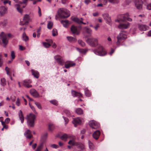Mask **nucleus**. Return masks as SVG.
I'll use <instances>...</instances> for the list:
<instances>
[{"label": "nucleus", "mask_w": 151, "mask_h": 151, "mask_svg": "<svg viewBox=\"0 0 151 151\" xmlns=\"http://www.w3.org/2000/svg\"><path fill=\"white\" fill-rule=\"evenodd\" d=\"M58 14L59 16L61 18H65L70 15L69 11L65 9L60 8L58 11Z\"/></svg>", "instance_id": "obj_1"}, {"label": "nucleus", "mask_w": 151, "mask_h": 151, "mask_svg": "<svg viewBox=\"0 0 151 151\" xmlns=\"http://www.w3.org/2000/svg\"><path fill=\"white\" fill-rule=\"evenodd\" d=\"M26 119H27V123L29 127H33L35 119V115L32 114H30L27 116Z\"/></svg>", "instance_id": "obj_2"}, {"label": "nucleus", "mask_w": 151, "mask_h": 151, "mask_svg": "<svg viewBox=\"0 0 151 151\" xmlns=\"http://www.w3.org/2000/svg\"><path fill=\"white\" fill-rule=\"evenodd\" d=\"M93 51L95 54L101 56H104L106 54L103 47L100 45L98 47L97 49L94 50Z\"/></svg>", "instance_id": "obj_3"}, {"label": "nucleus", "mask_w": 151, "mask_h": 151, "mask_svg": "<svg viewBox=\"0 0 151 151\" xmlns=\"http://www.w3.org/2000/svg\"><path fill=\"white\" fill-rule=\"evenodd\" d=\"M86 42L89 45L92 47H95L98 44V39L96 38H88L86 40Z\"/></svg>", "instance_id": "obj_4"}, {"label": "nucleus", "mask_w": 151, "mask_h": 151, "mask_svg": "<svg viewBox=\"0 0 151 151\" xmlns=\"http://www.w3.org/2000/svg\"><path fill=\"white\" fill-rule=\"evenodd\" d=\"M127 37V35L124 33L122 32L120 33L117 36V41L116 42V45L119 46L121 43V41L125 39Z\"/></svg>", "instance_id": "obj_5"}, {"label": "nucleus", "mask_w": 151, "mask_h": 151, "mask_svg": "<svg viewBox=\"0 0 151 151\" xmlns=\"http://www.w3.org/2000/svg\"><path fill=\"white\" fill-rule=\"evenodd\" d=\"M134 3V6L137 9L139 10L142 9L144 2L142 0H135Z\"/></svg>", "instance_id": "obj_6"}, {"label": "nucleus", "mask_w": 151, "mask_h": 151, "mask_svg": "<svg viewBox=\"0 0 151 151\" xmlns=\"http://www.w3.org/2000/svg\"><path fill=\"white\" fill-rule=\"evenodd\" d=\"M81 28L72 25L70 28V31L73 34L78 35L80 32Z\"/></svg>", "instance_id": "obj_7"}, {"label": "nucleus", "mask_w": 151, "mask_h": 151, "mask_svg": "<svg viewBox=\"0 0 151 151\" xmlns=\"http://www.w3.org/2000/svg\"><path fill=\"white\" fill-rule=\"evenodd\" d=\"M0 38L2 40L4 44L3 46L5 47L7 44L8 40L7 39V35L3 32H2L0 34Z\"/></svg>", "instance_id": "obj_8"}, {"label": "nucleus", "mask_w": 151, "mask_h": 151, "mask_svg": "<svg viewBox=\"0 0 151 151\" xmlns=\"http://www.w3.org/2000/svg\"><path fill=\"white\" fill-rule=\"evenodd\" d=\"M54 58L56 62L59 65H63L64 64L65 62L64 60L60 55H55L54 57Z\"/></svg>", "instance_id": "obj_9"}, {"label": "nucleus", "mask_w": 151, "mask_h": 151, "mask_svg": "<svg viewBox=\"0 0 151 151\" xmlns=\"http://www.w3.org/2000/svg\"><path fill=\"white\" fill-rule=\"evenodd\" d=\"M129 17L128 13H127L124 14H119L118 15V18L120 21L122 22H124L126 20L127 18Z\"/></svg>", "instance_id": "obj_10"}, {"label": "nucleus", "mask_w": 151, "mask_h": 151, "mask_svg": "<svg viewBox=\"0 0 151 151\" xmlns=\"http://www.w3.org/2000/svg\"><path fill=\"white\" fill-rule=\"evenodd\" d=\"M89 124L90 127L93 129H96L100 127V124L96 121L92 120L89 122Z\"/></svg>", "instance_id": "obj_11"}, {"label": "nucleus", "mask_w": 151, "mask_h": 151, "mask_svg": "<svg viewBox=\"0 0 151 151\" xmlns=\"http://www.w3.org/2000/svg\"><path fill=\"white\" fill-rule=\"evenodd\" d=\"M17 3H18V4H14V6L16 7L17 11L20 14H22L23 13V9L20 8V4H23V3H22V2L18 1V2H17Z\"/></svg>", "instance_id": "obj_12"}, {"label": "nucleus", "mask_w": 151, "mask_h": 151, "mask_svg": "<svg viewBox=\"0 0 151 151\" xmlns=\"http://www.w3.org/2000/svg\"><path fill=\"white\" fill-rule=\"evenodd\" d=\"M130 26V23L127 22L124 23H121L118 26V27L120 29H127Z\"/></svg>", "instance_id": "obj_13"}, {"label": "nucleus", "mask_w": 151, "mask_h": 151, "mask_svg": "<svg viewBox=\"0 0 151 151\" xmlns=\"http://www.w3.org/2000/svg\"><path fill=\"white\" fill-rule=\"evenodd\" d=\"M23 20L24 22V23L22 24H21L22 25L28 24L29 22L31 21V20L28 14H26L23 18Z\"/></svg>", "instance_id": "obj_14"}, {"label": "nucleus", "mask_w": 151, "mask_h": 151, "mask_svg": "<svg viewBox=\"0 0 151 151\" xmlns=\"http://www.w3.org/2000/svg\"><path fill=\"white\" fill-rule=\"evenodd\" d=\"M69 138L70 139L68 142V143L71 145L76 146L77 142H76L75 141V137L71 135V137Z\"/></svg>", "instance_id": "obj_15"}, {"label": "nucleus", "mask_w": 151, "mask_h": 151, "mask_svg": "<svg viewBox=\"0 0 151 151\" xmlns=\"http://www.w3.org/2000/svg\"><path fill=\"white\" fill-rule=\"evenodd\" d=\"M46 40L47 42H42V43L45 47L46 48H48L50 47L51 44L53 43V41L51 40Z\"/></svg>", "instance_id": "obj_16"}, {"label": "nucleus", "mask_w": 151, "mask_h": 151, "mask_svg": "<svg viewBox=\"0 0 151 151\" xmlns=\"http://www.w3.org/2000/svg\"><path fill=\"white\" fill-rule=\"evenodd\" d=\"M82 120L79 118L78 117L73 119L72 123L74 124V126L76 127L78 124H80Z\"/></svg>", "instance_id": "obj_17"}, {"label": "nucleus", "mask_w": 151, "mask_h": 151, "mask_svg": "<svg viewBox=\"0 0 151 151\" xmlns=\"http://www.w3.org/2000/svg\"><path fill=\"white\" fill-rule=\"evenodd\" d=\"M76 64L72 61H67L65 62V66L66 68L68 69L70 67L75 66Z\"/></svg>", "instance_id": "obj_18"}, {"label": "nucleus", "mask_w": 151, "mask_h": 151, "mask_svg": "<svg viewBox=\"0 0 151 151\" xmlns=\"http://www.w3.org/2000/svg\"><path fill=\"white\" fill-rule=\"evenodd\" d=\"M138 28L141 31H145L148 28V27L146 25L143 24H138Z\"/></svg>", "instance_id": "obj_19"}, {"label": "nucleus", "mask_w": 151, "mask_h": 151, "mask_svg": "<svg viewBox=\"0 0 151 151\" xmlns=\"http://www.w3.org/2000/svg\"><path fill=\"white\" fill-rule=\"evenodd\" d=\"M47 133H44L42 135L40 140L41 143H43V145L47 139Z\"/></svg>", "instance_id": "obj_20"}, {"label": "nucleus", "mask_w": 151, "mask_h": 151, "mask_svg": "<svg viewBox=\"0 0 151 151\" xmlns=\"http://www.w3.org/2000/svg\"><path fill=\"white\" fill-rule=\"evenodd\" d=\"M7 8L4 6L0 7V13L1 15H4L7 13Z\"/></svg>", "instance_id": "obj_21"}, {"label": "nucleus", "mask_w": 151, "mask_h": 151, "mask_svg": "<svg viewBox=\"0 0 151 151\" xmlns=\"http://www.w3.org/2000/svg\"><path fill=\"white\" fill-rule=\"evenodd\" d=\"M18 115L20 120H21V123H23L24 120V117L22 111L20 110L19 111Z\"/></svg>", "instance_id": "obj_22"}, {"label": "nucleus", "mask_w": 151, "mask_h": 151, "mask_svg": "<svg viewBox=\"0 0 151 151\" xmlns=\"http://www.w3.org/2000/svg\"><path fill=\"white\" fill-rule=\"evenodd\" d=\"M24 135L27 139H30L32 137L31 132L29 130H27L25 132Z\"/></svg>", "instance_id": "obj_23"}, {"label": "nucleus", "mask_w": 151, "mask_h": 151, "mask_svg": "<svg viewBox=\"0 0 151 151\" xmlns=\"http://www.w3.org/2000/svg\"><path fill=\"white\" fill-rule=\"evenodd\" d=\"M83 31L84 32L88 34L89 36H91L92 33V30L87 27H85L83 28Z\"/></svg>", "instance_id": "obj_24"}, {"label": "nucleus", "mask_w": 151, "mask_h": 151, "mask_svg": "<svg viewBox=\"0 0 151 151\" xmlns=\"http://www.w3.org/2000/svg\"><path fill=\"white\" fill-rule=\"evenodd\" d=\"M100 132L99 130L95 131L93 134V137L96 139H97L100 136Z\"/></svg>", "instance_id": "obj_25"}, {"label": "nucleus", "mask_w": 151, "mask_h": 151, "mask_svg": "<svg viewBox=\"0 0 151 151\" xmlns=\"http://www.w3.org/2000/svg\"><path fill=\"white\" fill-rule=\"evenodd\" d=\"M30 93L34 97H37L39 96V94L35 90L32 89L30 91Z\"/></svg>", "instance_id": "obj_26"}, {"label": "nucleus", "mask_w": 151, "mask_h": 151, "mask_svg": "<svg viewBox=\"0 0 151 151\" xmlns=\"http://www.w3.org/2000/svg\"><path fill=\"white\" fill-rule=\"evenodd\" d=\"M102 17L104 18L107 21L110 22L111 20V18L107 13H105L102 14Z\"/></svg>", "instance_id": "obj_27"}, {"label": "nucleus", "mask_w": 151, "mask_h": 151, "mask_svg": "<svg viewBox=\"0 0 151 151\" xmlns=\"http://www.w3.org/2000/svg\"><path fill=\"white\" fill-rule=\"evenodd\" d=\"M76 146L78 148H80L82 150H83L85 148L83 145L79 142H77Z\"/></svg>", "instance_id": "obj_28"}, {"label": "nucleus", "mask_w": 151, "mask_h": 151, "mask_svg": "<svg viewBox=\"0 0 151 151\" xmlns=\"http://www.w3.org/2000/svg\"><path fill=\"white\" fill-rule=\"evenodd\" d=\"M76 146L78 148H80L82 150H83L85 148L83 145L79 142H77Z\"/></svg>", "instance_id": "obj_29"}, {"label": "nucleus", "mask_w": 151, "mask_h": 151, "mask_svg": "<svg viewBox=\"0 0 151 151\" xmlns=\"http://www.w3.org/2000/svg\"><path fill=\"white\" fill-rule=\"evenodd\" d=\"M71 93L73 96V97H76V96H82V94L79 93L77 92L74 91H71Z\"/></svg>", "instance_id": "obj_30"}, {"label": "nucleus", "mask_w": 151, "mask_h": 151, "mask_svg": "<svg viewBox=\"0 0 151 151\" xmlns=\"http://www.w3.org/2000/svg\"><path fill=\"white\" fill-rule=\"evenodd\" d=\"M71 137V135L64 134L60 137V138L63 140H65L67 138H69Z\"/></svg>", "instance_id": "obj_31"}, {"label": "nucleus", "mask_w": 151, "mask_h": 151, "mask_svg": "<svg viewBox=\"0 0 151 151\" xmlns=\"http://www.w3.org/2000/svg\"><path fill=\"white\" fill-rule=\"evenodd\" d=\"M61 23L63 24V26L65 27H68L69 24V21L67 20H62L61 21Z\"/></svg>", "instance_id": "obj_32"}, {"label": "nucleus", "mask_w": 151, "mask_h": 151, "mask_svg": "<svg viewBox=\"0 0 151 151\" xmlns=\"http://www.w3.org/2000/svg\"><path fill=\"white\" fill-rule=\"evenodd\" d=\"M32 75L36 78H37L39 77V73L36 71L33 70H31Z\"/></svg>", "instance_id": "obj_33"}, {"label": "nucleus", "mask_w": 151, "mask_h": 151, "mask_svg": "<svg viewBox=\"0 0 151 151\" xmlns=\"http://www.w3.org/2000/svg\"><path fill=\"white\" fill-rule=\"evenodd\" d=\"M88 143L89 148L91 150H93L95 149V147L93 144L89 140H88Z\"/></svg>", "instance_id": "obj_34"}, {"label": "nucleus", "mask_w": 151, "mask_h": 151, "mask_svg": "<svg viewBox=\"0 0 151 151\" xmlns=\"http://www.w3.org/2000/svg\"><path fill=\"white\" fill-rule=\"evenodd\" d=\"M7 24V21L6 19H4L0 22V25L3 27H5Z\"/></svg>", "instance_id": "obj_35"}, {"label": "nucleus", "mask_w": 151, "mask_h": 151, "mask_svg": "<svg viewBox=\"0 0 151 151\" xmlns=\"http://www.w3.org/2000/svg\"><path fill=\"white\" fill-rule=\"evenodd\" d=\"M1 85L3 86H4L6 84V80L4 78L1 79Z\"/></svg>", "instance_id": "obj_36"}, {"label": "nucleus", "mask_w": 151, "mask_h": 151, "mask_svg": "<svg viewBox=\"0 0 151 151\" xmlns=\"http://www.w3.org/2000/svg\"><path fill=\"white\" fill-rule=\"evenodd\" d=\"M68 40L70 42H74L76 41V40L74 38L72 37H67Z\"/></svg>", "instance_id": "obj_37"}, {"label": "nucleus", "mask_w": 151, "mask_h": 151, "mask_svg": "<svg viewBox=\"0 0 151 151\" xmlns=\"http://www.w3.org/2000/svg\"><path fill=\"white\" fill-rule=\"evenodd\" d=\"M108 1L112 4H117L119 2V0H108Z\"/></svg>", "instance_id": "obj_38"}, {"label": "nucleus", "mask_w": 151, "mask_h": 151, "mask_svg": "<svg viewBox=\"0 0 151 151\" xmlns=\"http://www.w3.org/2000/svg\"><path fill=\"white\" fill-rule=\"evenodd\" d=\"M72 20L76 22L79 24L81 23V22H82V20H80L79 18L77 17L73 18L72 19Z\"/></svg>", "instance_id": "obj_39"}, {"label": "nucleus", "mask_w": 151, "mask_h": 151, "mask_svg": "<svg viewBox=\"0 0 151 151\" xmlns=\"http://www.w3.org/2000/svg\"><path fill=\"white\" fill-rule=\"evenodd\" d=\"M43 143H40L35 151H41L43 148Z\"/></svg>", "instance_id": "obj_40"}, {"label": "nucleus", "mask_w": 151, "mask_h": 151, "mask_svg": "<svg viewBox=\"0 0 151 151\" xmlns=\"http://www.w3.org/2000/svg\"><path fill=\"white\" fill-rule=\"evenodd\" d=\"M76 113L78 114H83V110L80 108L77 109L76 110Z\"/></svg>", "instance_id": "obj_41"}, {"label": "nucleus", "mask_w": 151, "mask_h": 151, "mask_svg": "<svg viewBox=\"0 0 151 151\" xmlns=\"http://www.w3.org/2000/svg\"><path fill=\"white\" fill-rule=\"evenodd\" d=\"M23 40L25 41H27L29 40V38L27 36L25 32L23 33L22 35Z\"/></svg>", "instance_id": "obj_42"}, {"label": "nucleus", "mask_w": 151, "mask_h": 151, "mask_svg": "<svg viewBox=\"0 0 151 151\" xmlns=\"http://www.w3.org/2000/svg\"><path fill=\"white\" fill-rule=\"evenodd\" d=\"M84 91L85 94L86 95V96L88 97L91 95V93L87 88H86L84 90Z\"/></svg>", "instance_id": "obj_43"}, {"label": "nucleus", "mask_w": 151, "mask_h": 151, "mask_svg": "<svg viewBox=\"0 0 151 151\" xmlns=\"http://www.w3.org/2000/svg\"><path fill=\"white\" fill-rule=\"evenodd\" d=\"M53 26V23L51 21H48L47 23V28L49 29H50L52 28Z\"/></svg>", "instance_id": "obj_44"}, {"label": "nucleus", "mask_w": 151, "mask_h": 151, "mask_svg": "<svg viewBox=\"0 0 151 151\" xmlns=\"http://www.w3.org/2000/svg\"><path fill=\"white\" fill-rule=\"evenodd\" d=\"M52 35L53 36H55L58 35L57 30L56 29H53L52 31Z\"/></svg>", "instance_id": "obj_45"}, {"label": "nucleus", "mask_w": 151, "mask_h": 151, "mask_svg": "<svg viewBox=\"0 0 151 151\" xmlns=\"http://www.w3.org/2000/svg\"><path fill=\"white\" fill-rule=\"evenodd\" d=\"M5 70H6V74L9 76L11 75L10 74V72L9 71V69L8 68V67H6L5 68Z\"/></svg>", "instance_id": "obj_46"}, {"label": "nucleus", "mask_w": 151, "mask_h": 151, "mask_svg": "<svg viewBox=\"0 0 151 151\" xmlns=\"http://www.w3.org/2000/svg\"><path fill=\"white\" fill-rule=\"evenodd\" d=\"M35 104L36 105V106H37V108L38 109H42V107L41 106L40 104L38 102H35Z\"/></svg>", "instance_id": "obj_47"}, {"label": "nucleus", "mask_w": 151, "mask_h": 151, "mask_svg": "<svg viewBox=\"0 0 151 151\" xmlns=\"http://www.w3.org/2000/svg\"><path fill=\"white\" fill-rule=\"evenodd\" d=\"M78 42L79 44L82 46H84L85 45V43L81 40H79Z\"/></svg>", "instance_id": "obj_48"}, {"label": "nucleus", "mask_w": 151, "mask_h": 151, "mask_svg": "<svg viewBox=\"0 0 151 151\" xmlns=\"http://www.w3.org/2000/svg\"><path fill=\"white\" fill-rule=\"evenodd\" d=\"M50 147L53 148L55 149H57L59 147V146L58 145L55 144L50 145Z\"/></svg>", "instance_id": "obj_49"}, {"label": "nucleus", "mask_w": 151, "mask_h": 151, "mask_svg": "<svg viewBox=\"0 0 151 151\" xmlns=\"http://www.w3.org/2000/svg\"><path fill=\"white\" fill-rule=\"evenodd\" d=\"M50 102L54 105H58V101L55 100L50 101Z\"/></svg>", "instance_id": "obj_50"}, {"label": "nucleus", "mask_w": 151, "mask_h": 151, "mask_svg": "<svg viewBox=\"0 0 151 151\" xmlns=\"http://www.w3.org/2000/svg\"><path fill=\"white\" fill-rule=\"evenodd\" d=\"M54 128V126L53 124H50L49 125V129L50 131H52L53 130Z\"/></svg>", "instance_id": "obj_51"}, {"label": "nucleus", "mask_w": 151, "mask_h": 151, "mask_svg": "<svg viewBox=\"0 0 151 151\" xmlns=\"http://www.w3.org/2000/svg\"><path fill=\"white\" fill-rule=\"evenodd\" d=\"M23 85L27 88H30L32 87V86L29 83H23Z\"/></svg>", "instance_id": "obj_52"}, {"label": "nucleus", "mask_w": 151, "mask_h": 151, "mask_svg": "<svg viewBox=\"0 0 151 151\" xmlns=\"http://www.w3.org/2000/svg\"><path fill=\"white\" fill-rule=\"evenodd\" d=\"M146 9L148 10H151V2L147 5Z\"/></svg>", "instance_id": "obj_53"}, {"label": "nucleus", "mask_w": 151, "mask_h": 151, "mask_svg": "<svg viewBox=\"0 0 151 151\" xmlns=\"http://www.w3.org/2000/svg\"><path fill=\"white\" fill-rule=\"evenodd\" d=\"M77 50L80 52H81V53H84L86 52V51H85V50L83 49H80L79 48H77Z\"/></svg>", "instance_id": "obj_54"}, {"label": "nucleus", "mask_w": 151, "mask_h": 151, "mask_svg": "<svg viewBox=\"0 0 151 151\" xmlns=\"http://www.w3.org/2000/svg\"><path fill=\"white\" fill-rule=\"evenodd\" d=\"M108 0H99V1L102 2L104 5H106L108 1Z\"/></svg>", "instance_id": "obj_55"}, {"label": "nucleus", "mask_w": 151, "mask_h": 151, "mask_svg": "<svg viewBox=\"0 0 151 151\" xmlns=\"http://www.w3.org/2000/svg\"><path fill=\"white\" fill-rule=\"evenodd\" d=\"M11 56L12 57V59H14L15 58V55L14 52L12 51L11 52Z\"/></svg>", "instance_id": "obj_56"}, {"label": "nucleus", "mask_w": 151, "mask_h": 151, "mask_svg": "<svg viewBox=\"0 0 151 151\" xmlns=\"http://www.w3.org/2000/svg\"><path fill=\"white\" fill-rule=\"evenodd\" d=\"M29 106H30V107L31 108V109L32 110V111L34 112H36L35 109V107H34V106H33L30 105V103H29Z\"/></svg>", "instance_id": "obj_57"}, {"label": "nucleus", "mask_w": 151, "mask_h": 151, "mask_svg": "<svg viewBox=\"0 0 151 151\" xmlns=\"http://www.w3.org/2000/svg\"><path fill=\"white\" fill-rule=\"evenodd\" d=\"M16 104L18 106H20V102L18 98L17 99V101H16Z\"/></svg>", "instance_id": "obj_58"}, {"label": "nucleus", "mask_w": 151, "mask_h": 151, "mask_svg": "<svg viewBox=\"0 0 151 151\" xmlns=\"http://www.w3.org/2000/svg\"><path fill=\"white\" fill-rule=\"evenodd\" d=\"M63 118L65 122V124H66L69 121L68 119L66 117H64V116H63Z\"/></svg>", "instance_id": "obj_59"}, {"label": "nucleus", "mask_w": 151, "mask_h": 151, "mask_svg": "<svg viewBox=\"0 0 151 151\" xmlns=\"http://www.w3.org/2000/svg\"><path fill=\"white\" fill-rule=\"evenodd\" d=\"M31 82V81L30 80H25L24 81L23 83H28Z\"/></svg>", "instance_id": "obj_60"}, {"label": "nucleus", "mask_w": 151, "mask_h": 151, "mask_svg": "<svg viewBox=\"0 0 151 151\" xmlns=\"http://www.w3.org/2000/svg\"><path fill=\"white\" fill-rule=\"evenodd\" d=\"M38 14H39V17H41L42 15L41 9L39 7H38Z\"/></svg>", "instance_id": "obj_61"}, {"label": "nucleus", "mask_w": 151, "mask_h": 151, "mask_svg": "<svg viewBox=\"0 0 151 151\" xmlns=\"http://www.w3.org/2000/svg\"><path fill=\"white\" fill-rule=\"evenodd\" d=\"M65 113L68 116H69L70 115V113L69 111L68 110H66L65 111Z\"/></svg>", "instance_id": "obj_62"}, {"label": "nucleus", "mask_w": 151, "mask_h": 151, "mask_svg": "<svg viewBox=\"0 0 151 151\" xmlns=\"http://www.w3.org/2000/svg\"><path fill=\"white\" fill-rule=\"evenodd\" d=\"M28 0H23L22 1V3H23V4L27 5L28 2Z\"/></svg>", "instance_id": "obj_63"}, {"label": "nucleus", "mask_w": 151, "mask_h": 151, "mask_svg": "<svg viewBox=\"0 0 151 151\" xmlns=\"http://www.w3.org/2000/svg\"><path fill=\"white\" fill-rule=\"evenodd\" d=\"M132 0H126V2L127 4H129L132 2Z\"/></svg>", "instance_id": "obj_64"}]
</instances>
